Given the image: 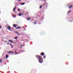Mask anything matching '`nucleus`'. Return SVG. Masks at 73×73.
<instances>
[{
	"label": "nucleus",
	"instance_id": "obj_30",
	"mask_svg": "<svg viewBox=\"0 0 73 73\" xmlns=\"http://www.w3.org/2000/svg\"><path fill=\"white\" fill-rule=\"evenodd\" d=\"M5 42H8L7 41H5Z\"/></svg>",
	"mask_w": 73,
	"mask_h": 73
},
{
	"label": "nucleus",
	"instance_id": "obj_1",
	"mask_svg": "<svg viewBox=\"0 0 73 73\" xmlns=\"http://www.w3.org/2000/svg\"><path fill=\"white\" fill-rule=\"evenodd\" d=\"M36 58H37L38 60V61L40 63H41L43 62V60H41V57L38 56V55H36Z\"/></svg>",
	"mask_w": 73,
	"mask_h": 73
},
{
	"label": "nucleus",
	"instance_id": "obj_36",
	"mask_svg": "<svg viewBox=\"0 0 73 73\" xmlns=\"http://www.w3.org/2000/svg\"><path fill=\"white\" fill-rule=\"evenodd\" d=\"M27 41H28V40H27Z\"/></svg>",
	"mask_w": 73,
	"mask_h": 73
},
{
	"label": "nucleus",
	"instance_id": "obj_34",
	"mask_svg": "<svg viewBox=\"0 0 73 73\" xmlns=\"http://www.w3.org/2000/svg\"><path fill=\"white\" fill-rule=\"evenodd\" d=\"M10 45L11 46H12V45L11 44H10Z\"/></svg>",
	"mask_w": 73,
	"mask_h": 73
},
{
	"label": "nucleus",
	"instance_id": "obj_35",
	"mask_svg": "<svg viewBox=\"0 0 73 73\" xmlns=\"http://www.w3.org/2000/svg\"><path fill=\"white\" fill-rule=\"evenodd\" d=\"M19 1H20L21 0H19Z\"/></svg>",
	"mask_w": 73,
	"mask_h": 73
},
{
	"label": "nucleus",
	"instance_id": "obj_21",
	"mask_svg": "<svg viewBox=\"0 0 73 73\" xmlns=\"http://www.w3.org/2000/svg\"><path fill=\"white\" fill-rule=\"evenodd\" d=\"M42 5H41L40 6V9H41V8H42Z\"/></svg>",
	"mask_w": 73,
	"mask_h": 73
},
{
	"label": "nucleus",
	"instance_id": "obj_38",
	"mask_svg": "<svg viewBox=\"0 0 73 73\" xmlns=\"http://www.w3.org/2000/svg\"><path fill=\"white\" fill-rule=\"evenodd\" d=\"M22 15H24V14L23 13H22Z\"/></svg>",
	"mask_w": 73,
	"mask_h": 73
},
{
	"label": "nucleus",
	"instance_id": "obj_2",
	"mask_svg": "<svg viewBox=\"0 0 73 73\" xmlns=\"http://www.w3.org/2000/svg\"><path fill=\"white\" fill-rule=\"evenodd\" d=\"M48 3H45L43 4V7L44 9H47V7H48Z\"/></svg>",
	"mask_w": 73,
	"mask_h": 73
},
{
	"label": "nucleus",
	"instance_id": "obj_46",
	"mask_svg": "<svg viewBox=\"0 0 73 73\" xmlns=\"http://www.w3.org/2000/svg\"><path fill=\"white\" fill-rule=\"evenodd\" d=\"M28 3H29V2H28Z\"/></svg>",
	"mask_w": 73,
	"mask_h": 73
},
{
	"label": "nucleus",
	"instance_id": "obj_11",
	"mask_svg": "<svg viewBox=\"0 0 73 73\" xmlns=\"http://www.w3.org/2000/svg\"><path fill=\"white\" fill-rule=\"evenodd\" d=\"M18 16H21V13H20L19 14Z\"/></svg>",
	"mask_w": 73,
	"mask_h": 73
},
{
	"label": "nucleus",
	"instance_id": "obj_19",
	"mask_svg": "<svg viewBox=\"0 0 73 73\" xmlns=\"http://www.w3.org/2000/svg\"><path fill=\"white\" fill-rule=\"evenodd\" d=\"M1 62H2V60L0 59V63H1Z\"/></svg>",
	"mask_w": 73,
	"mask_h": 73
},
{
	"label": "nucleus",
	"instance_id": "obj_20",
	"mask_svg": "<svg viewBox=\"0 0 73 73\" xmlns=\"http://www.w3.org/2000/svg\"><path fill=\"white\" fill-rule=\"evenodd\" d=\"M15 52L16 53L15 54H18L17 53V51H15Z\"/></svg>",
	"mask_w": 73,
	"mask_h": 73
},
{
	"label": "nucleus",
	"instance_id": "obj_13",
	"mask_svg": "<svg viewBox=\"0 0 73 73\" xmlns=\"http://www.w3.org/2000/svg\"><path fill=\"white\" fill-rule=\"evenodd\" d=\"M20 28V27H16L15 29H19Z\"/></svg>",
	"mask_w": 73,
	"mask_h": 73
},
{
	"label": "nucleus",
	"instance_id": "obj_26",
	"mask_svg": "<svg viewBox=\"0 0 73 73\" xmlns=\"http://www.w3.org/2000/svg\"><path fill=\"white\" fill-rule=\"evenodd\" d=\"M12 43H13V44H16V43L15 42H13Z\"/></svg>",
	"mask_w": 73,
	"mask_h": 73
},
{
	"label": "nucleus",
	"instance_id": "obj_6",
	"mask_svg": "<svg viewBox=\"0 0 73 73\" xmlns=\"http://www.w3.org/2000/svg\"><path fill=\"white\" fill-rule=\"evenodd\" d=\"M17 25H16L15 24H14L13 25V27L14 28H16V27H17Z\"/></svg>",
	"mask_w": 73,
	"mask_h": 73
},
{
	"label": "nucleus",
	"instance_id": "obj_4",
	"mask_svg": "<svg viewBox=\"0 0 73 73\" xmlns=\"http://www.w3.org/2000/svg\"><path fill=\"white\" fill-rule=\"evenodd\" d=\"M40 55L42 56H44L45 55V54L43 52H41L40 54Z\"/></svg>",
	"mask_w": 73,
	"mask_h": 73
},
{
	"label": "nucleus",
	"instance_id": "obj_32",
	"mask_svg": "<svg viewBox=\"0 0 73 73\" xmlns=\"http://www.w3.org/2000/svg\"><path fill=\"white\" fill-rule=\"evenodd\" d=\"M23 28H24V29H25V28L24 27H23Z\"/></svg>",
	"mask_w": 73,
	"mask_h": 73
},
{
	"label": "nucleus",
	"instance_id": "obj_5",
	"mask_svg": "<svg viewBox=\"0 0 73 73\" xmlns=\"http://www.w3.org/2000/svg\"><path fill=\"white\" fill-rule=\"evenodd\" d=\"M8 53H9V54H11V53H12L13 54V53H14V52H12V51H9L8 52Z\"/></svg>",
	"mask_w": 73,
	"mask_h": 73
},
{
	"label": "nucleus",
	"instance_id": "obj_15",
	"mask_svg": "<svg viewBox=\"0 0 73 73\" xmlns=\"http://www.w3.org/2000/svg\"><path fill=\"white\" fill-rule=\"evenodd\" d=\"M72 7H73V5H70L69 7V8H70H70H72Z\"/></svg>",
	"mask_w": 73,
	"mask_h": 73
},
{
	"label": "nucleus",
	"instance_id": "obj_28",
	"mask_svg": "<svg viewBox=\"0 0 73 73\" xmlns=\"http://www.w3.org/2000/svg\"><path fill=\"white\" fill-rule=\"evenodd\" d=\"M2 27V26H0V29H1V28Z\"/></svg>",
	"mask_w": 73,
	"mask_h": 73
},
{
	"label": "nucleus",
	"instance_id": "obj_31",
	"mask_svg": "<svg viewBox=\"0 0 73 73\" xmlns=\"http://www.w3.org/2000/svg\"><path fill=\"white\" fill-rule=\"evenodd\" d=\"M7 44H11L9 43H7Z\"/></svg>",
	"mask_w": 73,
	"mask_h": 73
},
{
	"label": "nucleus",
	"instance_id": "obj_45",
	"mask_svg": "<svg viewBox=\"0 0 73 73\" xmlns=\"http://www.w3.org/2000/svg\"><path fill=\"white\" fill-rule=\"evenodd\" d=\"M39 24H40V23H39Z\"/></svg>",
	"mask_w": 73,
	"mask_h": 73
},
{
	"label": "nucleus",
	"instance_id": "obj_27",
	"mask_svg": "<svg viewBox=\"0 0 73 73\" xmlns=\"http://www.w3.org/2000/svg\"><path fill=\"white\" fill-rule=\"evenodd\" d=\"M20 11V9L19 8L18 9V11Z\"/></svg>",
	"mask_w": 73,
	"mask_h": 73
},
{
	"label": "nucleus",
	"instance_id": "obj_22",
	"mask_svg": "<svg viewBox=\"0 0 73 73\" xmlns=\"http://www.w3.org/2000/svg\"><path fill=\"white\" fill-rule=\"evenodd\" d=\"M34 24H37V23H36V21H35V22Z\"/></svg>",
	"mask_w": 73,
	"mask_h": 73
},
{
	"label": "nucleus",
	"instance_id": "obj_24",
	"mask_svg": "<svg viewBox=\"0 0 73 73\" xmlns=\"http://www.w3.org/2000/svg\"><path fill=\"white\" fill-rule=\"evenodd\" d=\"M31 19V18H29L27 19V20H29Z\"/></svg>",
	"mask_w": 73,
	"mask_h": 73
},
{
	"label": "nucleus",
	"instance_id": "obj_9",
	"mask_svg": "<svg viewBox=\"0 0 73 73\" xmlns=\"http://www.w3.org/2000/svg\"><path fill=\"white\" fill-rule=\"evenodd\" d=\"M15 33H17V34H18V35H20L21 34H20L19 33H18V32H15Z\"/></svg>",
	"mask_w": 73,
	"mask_h": 73
},
{
	"label": "nucleus",
	"instance_id": "obj_44",
	"mask_svg": "<svg viewBox=\"0 0 73 73\" xmlns=\"http://www.w3.org/2000/svg\"><path fill=\"white\" fill-rule=\"evenodd\" d=\"M26 27H27V26H26Z\"/></svg>",
	"mask_w": 73,
	"mask_h": 73
},
{
	"label": "nucleus",
	"instance_id": "obj_40",
	"mask_svg": "<svg viewBox=\"0 0 73 73\" xmlns=\"http://www.w3.org/2000/svg\"><path fill=\"white\" fill-rule=\"evenodd\" d=\"M14 72H15V73H16V72H15V71H14Z\"/></svg>",
	"mask_w": 73,
	"mask_h": 73
},
{
	"label": "nucleus",
	"instance_id": "obj_18",
	"mask_svg": "<svg viewBox=\"0 0 73 73\" xmlns=\"http://www.w3.org/2000/svg\"><path fill=\"white\" fill-rule=\"evenodd\" d=\"M46 57V55L44 56L43 57V59H45V57Z\"/></svg>",
	"mask_w": 73,
	"mask_h": 73
},
{
	"label": "nucleus",
	"instance_id": "obj_10",
	"mask_svg": "<svg viewBox=\"0 0 73 73\" xmlns=\"http://www.w3.org/2000/svg\"><path fill=\"white\" fill-rule=\"evenodd\" d=\"M71 12V10H69L68 12L67 13L68 14H69V13H70Z\"/></svg>",
	"mask_w": 73,
	"mask_h": 73
},
{
	"label": "nucleus",
	"instance_id": "obj_16",
	"mask_svg": "<svg viewBox=\"0 0 73 73\" xmlns=\"http://www.w3.org/2000/svg\"><path fill=\"white\" fill-rule=\"evenodd\" d=\"M17 38H18V36L15 37L14 38H15V39H16V40H17Z\"/></svg>",
	"mask_w": 73,
	"mask_h": 73
},
{
	"label": "nucleus",
	"instance_id": "obj_25",
	"mask_svg": "<svg viewBox=\"0 0 73 73\" xmlns=\"http://www.w3.org/2000/svg\"><path fill=\"white\" fill-rule=\"evenodd\" d=\"M11 31H13L14 32H15V31H12V30H9Z\"/></svg>",
	"mask_w": 73,
	"mask_h": 73
},
{
	"label": "nucleus",
	"instance_id": "obj_43",
	"mask_svg": "<svg viewBox=\"0 0 73 73\" xmlns=\"http://www.w3.org/2000/svg\"><path fill=\"white\" fill-rule=\"evenodd\" d=\"M73 21V20H72V21Z\"/></svg>",
	"mask_w": 73,
	"mask_h": 73
},
{
	"label": "nucleus",
	"instance_id": "obj_14",
	"mask_svg": "<svg viewBox=\"0 0 73 73\" xmlns=\"http://www.w3.org/2000/svg\"><path fill=\"white\" fill-rule=\"evenodd\" d=\"M9 42H12V43L13 42V41H12V40H9Z\"/></svg>",
	"mask_w": 73,
	"mask_h": 73
},
{
	"label": "nucleus",
	"instance_id": "obj_37",
	"mask_svg": "<svg viewBox=\"0 0 73 73\" xmlns=\"http://www.w3.org/2000/svg\"><path fill=\"white\" fill-rule=\"evenodd\" d=\"M21 47H23V46H21Z\"/></svg>",
	"mask_w": 73,
	"mask_h": 73
},
{
	"label": "nucleus",
	"instance_id": "obj_41",
	"mask_svg": "<svg viewBox=\"0 0 73 73\" xmlns=\"http://www.w3.org/2000/svg\"><path fill=\"white\" fill-rule=\"evenodd\" d=\"M1 71H0V73H1Z\"/></svg>",
	"mask_w": 73,
	"mask_h": 73
},
{
	"label": "nucleus",
	"instance_id": "obj_8",
	"mask_svg": "<svg viewBox=\"0 0 73 73\" xmlns=\"http://www.w3.org/2000/svg\"><path fill=\"white\" fill-rule=\"evenodd\" d=\"M7 28L8 29H9V30H10V29H11V27L10 26H8L7 27Z\"/></svg>",
	"mask_w": 73,
	"mask_h": 73
},
{
	"label": "nucleus",
	"instance_id": "obj_42",
	"mask_svg": "<svg viewBox=\"0 0 73 73\" xmlns=\"http://www.w3.org/2000/svg\"><path fill=\"white\" fill-rule=\"evenodd\" d=\"M71 22H72V21H71Z\"/></svg>",
	"mask_w": 73,
	"mask_h": 73
},
{
	"label": "nucleus",
	"instance_id": "obj_12",
	"mask_svg": "<svg viewBox=\"0 0 73 73\" xmlns=\"http://www.w3.org/2000/svg\"><path fill=\"white\" fill-rule=\"evenodd\" d=\"M8 55H6V58L7 59L8 58Z\"/></svg>",
	"mask_w": 73,
	"mask_h": 73
},
{
	"label": "nucleus",
	"instance_id": "obj_39",
	"mask_svg": "<svg viewBox=\"0 0 73 73\" xmlns=\"http://www.w3.org/2000/svg\"><path fill=\"white\" fill-rule=\"evenodd\" d=\"M66 64L67 65V64H68V63H66Z\"/></svg>",
	"mask_w": 73,
	"mask_h": 73
},
{
	"label": "nucleus",
	"instance_id": "obj_17",
	"mask_svg": "<svg viewBox=\"0 0 73 73\" xmlns=\"http://www.w3.org/2000/svg\"><path fill=\"white\" fill-rule=\"evenodd\" d=\"M12 16H13V17H14V18H15V17H16V16H14V15H12Z\"/></svg>",
	"mask_w": 73,
	"mask_h": 73
},
{
	"label": "nucleus",
	"instance_id": "obj_29",
	"mask_svg": "<svg viewBox=\"0 0 73 73\" xmlns=\"http://www.w3.org/2000/svg\"><path fill=\"white\" fill-rule=\"evenodd\" d=\"M12 47L11 48H13V46H12Z\"/></svg>",
	"mask_w": 73,
	"mask_h": 73
},
{
	"label": "nucleus",
	"instance_id": "obj_33",
	"mask_svg": "<svg viewBox=\"0 0 73 73\" xmlns=\"http://www.w3.org/2000/svg\"><path fill=\"white\" fill-rule=\"evenodd\" d=\"M25 30H26V29H25L23 31H25Z\"/></svg>",
	"mask_w": 73,
	"mask_h": 73
},
{
	"label": "nucleus",
	"instance_id": "obj_3",
	"mask_svg": "<svg viewBox=\"0 0 73 73\" xmlns=\"http://www.w3.org/2000/svg\"><path fill=\"white\" fill-rule=\"evenodd\" d=\"M18 4H20L21 5H24L25 4V3H23V2H19L18 3Z\"/></svg>",
	"mask_w": 73,
	"mask_h": 73
},
{
	"label": "nucleus",
	"instance_id": "obj_7",
	"mask_svg": "<svg viewBox=\"0 0 73 73\" xmlns=\"http://www.w3.org/2000/svg\"><path fill=\"white\" fill-rule=\"evenodd\" d=\"M16 7H15L13 9V11L15 12V13H16V12H15V9H16Z\"/></svg>",
	"mask_w": 73,
	"mask_h": 73
},
{
	"label": "nucleus",
	"instance_id": "obj_23",
	"mask_svg": "<svg viewBox=\"0 0 73 73\" xmlns=\"http://www.w3.org/2000/svg\"><path fill=\"white\" fill-rule=\"evenodd\" d=\"M25 50H21V52H25Z\"/></svg>",
	"mask_w": 73,
	"mask_h": 73
}]
</instances>
